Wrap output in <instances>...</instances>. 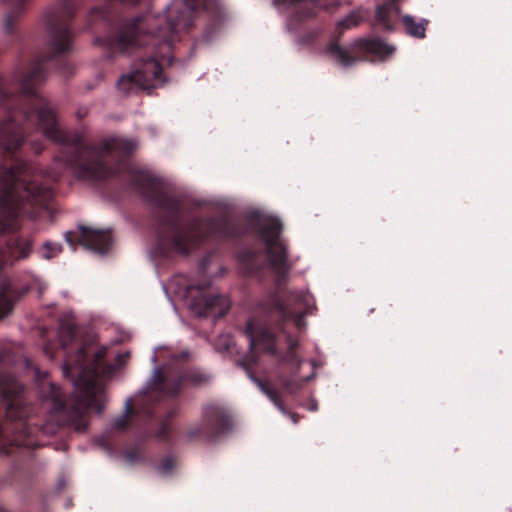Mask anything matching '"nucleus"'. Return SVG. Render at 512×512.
Masks as SVG:
<instances>
[{"mask_svg": "<svg viewBox=\"0 0 512 512\" xmlns=\"http://www.w3.org/2000/svg\"><path fill=\"white\" fill-rule=\"evenodd\" d=\"M45 77L44 63L37 61L21 80V95H10L0 87V109L4 113L0 120V150L6 153L17 151L25 140L27 128L33 126L48 139L64 146L61 161L77 178L102 180L114 175L116 171L107 166L106 158L129 156L137 149V141L112 136L96 146L85 144L79 133L62 130L53 109L36 92Z\"/></svg>", "mask_w": 512, "mask_h": 512, "instance_id": "1", "label": "nucleus"}, {"mask_svg": "<svg viewBox=\"0 0 512 512\" xmlns=\"http://www.w3.org/2000/svg\"><path fill=\"white\" fill-rule=\"evenodd\" d=\"M218 9V0H173L165 9V16L145 15L123 23L118 35L107 39L106 45L115 52H129L135 47L151 45L155 56L143 59L133 71L143 89L164 83L158 58H165L173 45L182 39L194 24L196 9Z\"/></svg>", "mask_w": 512, "mask_h": 512, "instance_id": "2", "label": "nucleus"}, {"mask_svg": "<svg viewBox=\"0 0 512 512\" xmlns=\"http://www.w3.org/2000/svg\"><path fill=\"white\" fill-rule=\"evenodd\" d=\"M104 355L103 350L95 354L93 362L87 360L85 346L77 349L75 355H67L63 374L73 378L74 397L70 404L64 401L61 389L53 383L42 388L43 403L49 407L50 417L59 426H71L77 432H85L88 427L86 411L93 409L101 413L105 404L104 387L98 381L97 361Z\"/></svg>", "mask_w": 512, "mask_h": 512, "instance_id": "3", "label": "nucleus"}, {"mask_svg": "<svg viewBox=\"0 0 512 512\" xmlns=\"http://www.w3.org/2000/svg\"><path fill=\"white\" fill-rule=\"evenodd\" d=\"M51 197L52 190L39 182L28 163L1 165L0 233L17 229L21 214L35 217V208L44 206Z\"/></svg>", "mask_w": 512, "mask_h": 512, "instance_id": "4", "label": "nucleus"}, {"mask_svg": "<svg viewBox=\"0 0 512 512\" xmlns=\"http://www.w3.org/2000/svg\"><path fill=\"white\" fill-rule=\"evenodd\" d=\"M241 233V228L228 217L209 221L194 220L186 227L169 223L159 237V249L165 256L173 253L187 255L208 238H228Z\"/></svg>", "mask_w": 512, "mask_h": 512, "instance_id": "5", "label": "nucleus"}, {"mask_svg": "<svg viewBox=\"0 0 512 512\" xmlns=\"http://www.w3.org/2000/svg\"><path fill=\"white\" fill-rule=\"evenodd\" d=\"M209 376L201 371H191L183 374L180 370L165 367H156L151 379L145 388L143 402L150 400H162L176 396L184 382L201 385L208 382Z\"/></svg>", "mask_w": 512, "mask_h": 512, "instance_id": "6", "label": "nucleus"}, {"mask_svg": "<svg viewBox=\"0 0 512 512\" xmlns=\"http://www.w3.org/2000/svg\"><path fill=\"white\" fill-rule=\"evenodd\" d=\"M281 231L282 223L278 218H260L259 236L265 244L268 265L278 278H284L291 268L287 260L286 244L280 238Z\"/></svg>", "mask_w": 512, "mask_h": 512, "instance_id": "7", "label": "nucleus"}, {"mask_svg": "<svg viewBox=\"0 0 512 512\" xmlns=\"http://www.w3.org/2000/svg\"><path fill=\"white\" fill-rule=\"evenodd\" d=\"M395 50V46L389 45L376 38L359 39L348 47H343L336 42H332L326 48L325 53L334 63L343 68H348L359 60L357 56L358 51L373 54L380 60L385 61L394 54Z\"/></svg>", "mask_w": 512, "mask_h": 512, "instance_id": "8", "label": "nucleus"}, {"mask_svg": "<svg viewBox=\"0 0 512 512\" xmlns=\"http://www.w3.org/2000/svg\"><path fill=\"white\" fill-rule=\"evenodd\" d=\"M22 391L23 387L16 378L7 374L0 376V393L3 399L7 401V418L10 420H20L19 426L22 430L21 434L14 436L13 439L7 441L10 443V445L29 447L32 445V442L26 437L28 428L26 427V424L22 422V418L25 416V412L20 407V395ZM8 431V427L3 428L0 424V440H2V438H6Z\"/></svg>", "mask_w": 512, "mask_h": 512, "instance_id": "9", "label": "nucleus"}, {"mask_svg": "<svg viewBox=\"0 0 512 512\" xmlns=\"http://www.w3.org/2000/svg\"><path fill=\"white\" fill-rule=\"evenodd\" d=\"M75 4L65 0L64 5L57 10L47 13V23L50 36V45L54 55L68 52L72 49L73 35L69 29V20L72 18Z\"/></svg>", "mask_w": 512, "mask_h": 512, "instance_id": "10", "label": "nucleus"}, {"mask_svg": "<svg viewBox=\"0 0 512 512\" xmlns=\"http://www.w3.org/2000/svg\"><path fill=\"white\" fill-rule=\"evenodd\" d=\"M210 282L187 287L190 309L199 317H222L230 308L227 297L209 291Z\"/></svg>", "mask_w": 512, "mask_h": 512, "instance_id": "11", "label": "nucleus"}, {"mask_svg": "<svg viewBox=\"0 0 512 512\" xmlns=\"http://www.w3.org/2000/svg\"><path fill=\"white\" fill-rule=\"evenodd\" d=\"M273 305L283 320H292L299 330L305 329L303 318L316 310L315 299L306 290L290 291L285 301L275 298Z\"/></svg>", "mask_w": 512, "mask_h": 512, "instance_id": "12", "label": "nucleus"}, {"mask_svg": "<svg viewBox=\"0 0 512 512\" xmlns=\"http://www.w3.org/2000/svg\"><path fill=\"white\" fill-rule=\"evenodd\" d=\"M230 426V415L223 407L214 404L208 405L203 409L201 423L188 431V437L213 438L227 431Z\"/></svg>", "mask_w": 512, "mask_h": 512, "instance_id": "13", "label": "nucleus"}, {"mask_svg": "<svg viewBox=\"0 0 512 512\" xmlns=\"http://www.w3.org/2000/svg\"><path fill=\"white\" fill-rule=\"evenodd\" d=\"M139 181L145 195L156 206L169 213H174L179 209V200L166 191L164 183L160 178L149 173H141Z\"/></svg>", "mask_w": 512, "mask_h": 512, "instance_id": "14", "label": "nucleus"}, {"mask_svg": "<svg viewBox=\"0 0 512 512\" xmlns=\"http://www.w3.org/2000/svg\"><path fill=\"white\" fill-rule=\"evenodd\" d=\"M65 240L71 245L79 242L84 246V248L90 249L100 254L106 253L112 243V238L109 231L94 230L86 226H79L77 232H66Z\"/></svg>", "mask_w": 512, "mask_h": 512, "instance_id": "15", "label": "nucleus"}, {"mask_svg": "<svg viewBox=\"0 0 512 512\" xmlns=\"http://www.w3.org/2000/svg\"><path fill=\"white\" fill-rule=\"evenodd\" d=\"M280 11L291 10L288 28L295 29L302 21L314 17L321 8L328 7L326 0H274Z\"/></svg>", "mask_w": 512, "mask_h": 512, "instance_id": "16", "label": "nucleus"}, {"mask_svg": "<svg viewBox=\"0 0 512 512\" xmlns=\"http://www.w3.org/2000/svg\"><path fill=\"white\" fill-rule=\"evenodd\" d=\"M245 334L249 339L252 349H260L271 355L276 354L277 349L274 335L257 320L251 319L247 322Z\"/></svg>", "mask_w": 512, "mask_h": 512, "instance_id": "17", "label": "nucleus"}, {"mask_svg": "<svg viewBox=\"0 0 512 512\" xmlns=\"http://www.w3.org/2000/svg\"><path fill=\"white\" fill-rule=\"evenodd\" d=\"M400 14L398 0H387L376 10V19L379 25L386 30H392L394 21Z\"/></svg>", "mask_w": 512, "mask_h": 512, "instance_id": "18", "label": "nucleus"}, {"mask_svg": "<svg viewBox=\"0 0 512 512\" xmlns=\"http://www.w3.org/2000/svg\"><path fill=\"white\" fill-rule=\"evenodd\" d=\"M401 21L405 32L413 38L423 39L426 35V30L428 26V20L419 19L417 20L415 17L411 15H403L401 17Z\"/></svg>", "mask_w": 512, "mask_h": 512, "instance_id": "19", "label": "nucleus"}, {"mask_svg": "<svg viewBox=\"0 0 512 512\" xmlns=\"http://www.w3.org/2000/svg\"><path fill=\"white\" fill-rule=\"evenodd\" d=\"M249 376L251 378L252 381H254L258 387L260 388V390L271 400V402H273V404L284 414V415H288L292 421L294 423H297L298 422V416L296 414H293V413H289L281 399H280V396H279V393L275 390H272L268 387H266V385L264 383H262L259 379L255 378L254 376H252L250 373H249Z\"/></svg>", "mask_w": 512, "mask_h": 512, "instance_id": "20", "label": "nucleus"}, {"mask_svg": "<svg viewBox=\"0 0 512 512\" xmlns=\"http://www.w3.org/2000/svg\"><path fill=\"white\" fill-rule=\"evenodd\" d=\"M117 86L123 94L127 95L135 93L139 89H143L133 71L129 74L122 75L117 82Z\"/></svg>", "mask_w": 512, "mask_h": 512, "instance_id": "21", "label": "nucleus"}, {"mask_svg": "<svg viewBox=\"0 0 512 512\" xmlns=\"http://www.w3.org/2000/svg\"><path fill=\"white\" fill-rule=\"evenodd\" d=\"M314 377V374H311L304 378H297V377H281V383L284 387V389L289 394H295L299 390L302 389L304 384L308 382L310 379Z\"/></svg>", "mask_w": 512, "mask_h": 512, "instance_id": "22", "label": "nucleus"}, {"mask_svg": "<svg viewBox=\"0 0 512 512\" xmlns=\"http://www.w3.org/2000/svg\"><path fill=\"white\" fill-rule=\"evenodd\" d=\"M288 351L285 357L281 359L282 363H287L291 365V367L295 368L296 370L299 369L302 360L297 356L295 349L298 346L297 340L292 339L291 337H288Z\"/></svg>", "mask_w": 512, "mask_h": 512, "instance_id": "23", "label": "nucleus"}, {"mask_svg": "<svg viewBox=\"0 0 512 512\" xmlns=\"http://www.w3.org/2000/svg\"><path fill=\"white\" fill-rule=\"evenodd\" d=\"M26 0H10V6L13 9L12 12L8 13L4 20V29L6 32L11 33L13 31L14 20L18 13L22 10Z\"/></svg>", "mask_w": 512, "mask_h": 512, "instance_id": "24", "label": "nucleus"}, {"mask_svg": "<svg viewBox=\"0 0 512 512\" xmlns=\"http://www.w3.org/2000/svg\"><path fill=\"white\" fill-rule=\"evenodd\" d=\"M131 410H132L131 402H130V400H127L125 403V409H124L123 414L113 421L112 427L114 429H125L128 426V420H129V415L131 413Z\"/></svg>", "mask_w": 512, "mask_h": 512, "instance_id": "25", "label": "nucleus"}, {"mask_svg": "<svg viewBox=\"0 0 512 512\" xmlns=\"http://www.w3.org/2000/svg\"><path fill=\"white\" fill-rule=\"evenodd\" d=\"M61 252V245L53 242H45L40 250L41 257L51 259Z\"/></svg>", "mask_w": 512, "mask_h": 512, "instance_id": "26", "label": "nucleus"}, {"mask_svg": "<svg viewBox=\"0 0 512 512\" xmlns=\"http://www.w3.org/2000/svg\"><path fill=\"white\" fill-rule=\"evenodd\" d=\"M75 338V329L71 325L62 326L59 331V339L63 348H67L69 342Z\"/></svg>", "mask_w": 512, "mask_h": 512, "instance_id": "27", "label": "nucleus"}, {"mask_svg": "<svg viewBox=\"0 0 512 512\" xmlns=\"http://www.w3.org/2000/svg\"><path fill=\"white\" fill-rule=\"evenodd\" d=\"M361 18L358 13L352 12L348 14L344 19L338 22L339 27L343 28H351L357 26L360 22Z\"/></svg>", "mask_w": 512, "mask_h": 512, "instance_id": "28", "label": "nucleus"}, {"mask_svg": "<svg viewBox=\"0 0 512 512\" xmlns=\"http://www.w3.org/2000/svg\"><path fill=\"white\" fill-rule=\"evenodd\" d=\"M174 463L170 458L165 459L159 466L158 470L162 474H167L173 469Z\"/></svg>", "mask_w": 512, "mask_h": 512, "instance_id": "29", "label": "nucleus"}, {"mask_svg": "<svg viewBox=\"0 0 512 512\" xmlns=\"http://www.w3.org/2000/svg\"><path fill=\"white\" fill-rule=\"evenodd\" d=\"M167 430H168V424L167 423H163L161 428L157 431L156 436L158 438H164L165 435H166Z\"/></svg>", "mask_w": 512, "mask_h": 512, "instance_id": "30", "label": "nucleus"}, {"mask_svg": "<svg viewBox=\"0 0 512 512\" xmlns=\"http://www.w3.org/2000/svg\"><path fill=\"white\" fill-rule=\"evenodd\" d=\"M92 16L95 18L96 17L104 18V12L102 9L95 8L92 10Z\"/></svg>", "mask_w": 512, "mask_h": 512, "instance_id": "31", "label": "nucleus"}, {"mask_svg": "<svg viewBox=\"0 0 512 512\" xmlns=\"http://www.w3.org/2000/svg\"><path fill=\"white\" fill-rule=\"evenodd\" d=\"M125 457H126V459H127L128 461H134V459H135L131 453H127V454L125 455Z\"/></svg>", "mask_w": 512, "mask_h": 512, "instance_id": "32", "label": "nucleus"}, {"mask_svg": "<svg viewBox=\"0 0 512 512\" xmlns=\"http://www.w3.org/2000/svg\"><path fill=\"white\" fill-rule=\"evenodd\" d=\"M317 409H318V406H317V404H316V403H314V404H313V405H311V407H310V410H311V411H316Z\"/></svg>", "mask_w": 512, "mask_h": 512, "instance_id": "33", "label": "nucleus"}, {"mask_svg": "<svg viewBox=\"0 0 512 512\" xmlns=\"http://www.w3.org/2000/svg\"><path fill=\"white\" fill-rule=\"evenodd\" d=\"M151 361H152L153 363H156V362H157V356H156V353H154V354L152 355V357H151Z\"/></svg>", "mask_w": 512, "mask_h": 512, "instance_id": "34", "label": "nucleus"}, {"mask_svg": "<svg viewBox=\"0 0 512 512\" xmlns=\"http://www.w3.org/2000/svg\"><path fill=\"white\" fill-rule=\"evenodd\" d=\"M299 41H300L301 43H307V42H308V40H304V39H300Z\"/></svg>", "mask_w": 512, "mask_h": 512, "instance_id": "35", "label": "nucleus"}, {"mask_svg": "<svg viewBox=\"0 0 512 512\" xmlns=\"http://www.w3.org/2000/svg\"><path fill=\"white\" fill-rule=\"evenodd\" d=\"M187 356H188V353H187V352L183 353V355H182V357H183V358H185V357H187Z\"/></svg>", "mask_w": 512, "mask_h": 512, "instance_id": "36", "label": "nucleus"}]
</instances>
